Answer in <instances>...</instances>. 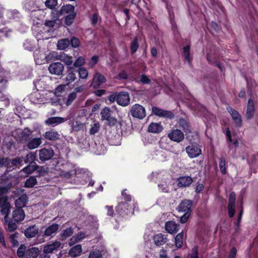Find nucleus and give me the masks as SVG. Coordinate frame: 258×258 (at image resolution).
<instances>
[{
	"instance_id": "f257e3e1",
	"label": "nucleus",
	"mask_w": 258,
	"mask_h": 258,
	"mask_svg": "<svg viewBox=\"0 0 258 258\" xmlns=\"http://www.w3.org/2000/svg\"><path fill=\"white\" fill-rule=\"evenodd\" d=\"M33 131L28 127H25L23 130L18 129L13 133V136L16 141L21 144H26L27 142L32 138Z\"/></svg>"
},
{
	"instance_id": "f03ea898",
	"label": "nucleus",
	"mask_w": 258,
	"mask_h": 258,
	"mask_svg": "<svg viewBox=\"0 0 258 258\" xmlns=\"http://www.w3.org/2000/svg\"><path fill=\"white\" fill-rule=\"evenodd\" d=\"M130 112L134 118L139 119H143L146 115L145 108L139 104H135L132 106Z\"/></svg>"
},
{
	"instance_id": "7ed1b4c3",
	"label": "nucleus",
	"mask_w": 258,
	"mask_h": 258,
	"mask_svg": "<svg viewBox=\"0 0 258 258\" xmlns=\"http://www.w3.org/2000/svg\"><path fill=\"white\" fill-rule=\"evenodd\" d=\"M34 57L37 64H44L48 62V55L44 49L35 50Z\"/></svg>"
},
{
	"instance_id": "20e7f679",
	"label": "nucleus",
	"mask_w": 258,
	"mask_h": 258,
	"mask_svg": "<svg viewBox=\"0 0 258 258\" xmlns=\"http://www.w3.org/2000/svg\"><path fill=\"white\" fill-rule=\"evenodd\" d=\"M0 208H1L2 214L5 215L4 220L7 222L10 211V204L8 202L7 197L4 196L0 198Z\"/></svg>"
},
{
	"instance_id": "39448f33",
	"label": "nucleus",
	"mask_w": 258,
	"mask_h": 258,
	"mask_svg": "<svg viewBox=\"0 0 258 258\" xmlns=\"http://www.w3.org/2000/svg\"><path fill=\"white\" fill-rule=\"evenodd\" d=\"M130 102V98L128 93L121 92L117 93V103L122 106H127Z\"/></svg>"
},
{
	"instance_id": "423d86ee",
	"label": "nucleus",
	"mask_w": 258,
	"mask_h": 258,
	"mask_svg": "<svg viewBox=\"0 0 258 258\" xmlns=\"http://www.w3.org/2000/svg\"><path fill=\"white\" fill-rule=\"evenodd\" d=\"M186 151L190 158H194L199 156L202 153V150L197 145H191L186 148Z\"/></svg>"
},
{
	"instance_id": "0eeeda50",
	"label": "nucleus",
	"mask_w": 258,
	"mask_h": 258,
	"mask_svg": "<svg viewBox=\"0 0 258 258\" xmlns=\"http://www.w3.org/2000/svg\"><path fill=\"white\" fill-rule=\"evenodd\" d=\"M132 207L129 205V204L126 202H121L119 203L116 208V211L120 215L125 216L128 215L130 213Z\"/></svg>"
},
{
	"instance_id": "6e6552de",
	"label": "nucleus",
	"mask_w": 258,
	"mask_h": 258,
	"mask_svg": "<svg viewBox=\"0 0 258 258\" xmlns=\"http://www.w3.org/2000/svg\"><path fill=\"white\" fill-rule=\"evenodd\" d=\"M48 70L51 74L60 75L64 70V67L60 62H54L49 65Z\"/></svg>"
},
{
	"instance_id": "1a4fd4ad",
	"label": "nucleus",
	"mask_w": 258,
	"mask_h": 258,
	"mask_svg": "<svg viewBox=\"0 0 258 258\" xmlns=\"http://www.w3.org/2000/svg\"><path fill=\"white\" fill-rule=\"evenodd\" d=\"M168 137L171 140L177 143L181 142L184 138L183 133L178 129L171 131L168 134Z\"/></svg>"
},
{
	"instance_id": "9d476101",
	"label": "nucleus",
	"mask_w": 258,
	"mask_h": 258,
	"mask_svg": "<svg viewBox=\"0 0 258 258\" xmlns=\"http://www.w3.org/2000/svg\"><path fill=\"white\" fill-rule=\"evenodd\" d=\"M61 243L58 240H55L51 243L48 244L44 246L43 252L44 253H50L58 250L61 246Z\"/></svg>"
},
{
	"instance_id": "9b49d317",
	"label": "nucleus",
	"mask_w": 258,
	"mask_h": 258,
	"mask_svg": "<svg viewBox=\"0 0 258 258\" xmlns=\"http://www.w3.org/2000/svg\"><path fill=\"white\" fill-rule=\"evenodd\" d=\"M54 155L53 150L51 148H43L39 150V159L41 161L50 159Z\"/></svg>"
},
{
	"instance_id": "f8f14e48",
	"label": "nucleus",
	"mask_w": 258,
	"mask_h": 258,
	"mask_svg": "<svg viewBox=\"0 0 258 258\" xmlns=\"http://www.w3.org/2000/svg\"><path fill=\"white\" fill-rule=\"evenodd\" d=\"M77 79L76 71L72 67H69L68 68L67 75L66 77L63 79V82L66 85H70L75 81Z\"/></svg>"
},
{
	"instance_id": "ddd939ff",
	"label": "nucleus",
	"mask_w": 258,
	"mask_h": 258,
	"mask_svg": "<svg viewBox=\"0 0 258 258\" xmlns=\"http://www.w3.org/2000/svg\"><path fill=\"white\" fill-rule=\"evenodd\" d=\"M106 79L104 76L99 73H96L91 86L94 88H97L100 86L101 84L105 82Z\"/></svg>"
},
{
	"instance_id": "4468645a",
	"label": "nucleus",
	"mask_w": 258,
	"mask_h": 258,
	"mask_svg": "<svg viewBox=\"0 0 258 258\" xmlns=\"http://www.w3.org/2000/svg\"><path fill=\"white\" fill-rule=\"evenodd\" d=\"M236 195L233 192L230 194L229 198V204L228 206L229 216L232 217L234 216L235 213V204Z\"/></svg>"
},
{
	"instance_id": "2eb2a0df",
	"label": "nucleus",
	"mask_w": 258,
	"mask_h": 258,
	"mask_svg": "<svg viewBox=\"0 0 258 258\" xmlns=\"http://www.w3.org/2000/svg\"><path fill=\"white\" fill-rule=\"evenodd\" d=\"M42 138L41 137L34 138L33 139L31 138L26 143L27 147L30 150L36 149L42 144Z\"/></svg>"
},
{
	"instance_id": "dca6fc26",
	"label": "nucleus",
	"mask_w": 258,
	"mask_h": 258,
	"mask_svg": "<svg viewBox=\"0 0 258 258\" xmlns=\"http://www.w3.org/2000/svg\"><path fill=\"white\" fill-rule=\"evenodd\" d=\"M152 113L160 117H166L169 118L173 117V114L171 112L164 110L157 107H153L152 108Z\"/></svg>"
},
{
	"instance_id": "f3484780",
	"label": "nucleus",
	"mask_w": 258,
	"mask_h": 258,
	"mask_svg": "<svg viewBox=\"0 0 258 258\" xmlns=\"http://www.w3.org/2000/svg\"><path fill=\"white\" fill-rule=\"evenodd\" d=\"M39 230V228L37 226L32 225L25 230L24 234L27 238H33L38 234Z\"/></svg>"
},
{
	"instance_id": "a211bd4d",
	"label": "nucleus",
	"mask_w": 258,
	"mask_h": 258,
	"mask_svg": "<svg viewBox=\"0 0 258 258\" xmlns=\"http://www.w3.org/2000/svg\"><path fill=\"white\" fill-rule=\"evenodd\" d=\"M228 111L236 125L238 126H241L242 125V119L240 114L238 111L232 108H229Z\"/></svg>"
},
{
	"instance_id": "6ab92c4d",
	"label": "nucleus",
	"mask_w": 258,
	"mask_h": 258,
	"mask_svg": "<svg viewBox=\"0 0 258 258\" xmlns=\"http://www.w3.org/2000/svg\"><path fill=\"white\" fill-rule=\"evenodd\" d=\"M32 102L35 104H41L46 103V99L43 97L38 92H34L31 94L30 97Z\"/></svg>"
},
{
	"instance_id": "aec40b11",
	"label": "nucleus",
	"mask_w": 258,
	"mask_h": 258,
	"mask_svg": "<svg viewBox=\"0 0 258 258\" xmlns=\"http://www.w3.org/2000/svg\"><path fill=\"white\" fill-rule=\"evenodd\" d=\"M254 114L255 108L254 106L253 102L251 99H249L247 105L245 117L247 119H250L254 116Z\"/></svg>"
},
{
	"instance_id": "412c9836",
	"label": "nucleus",
	"mask_w": 258,
	"mask_h": 258,
	"mask_svg": "<svg viewBox=\"0 0 258 258\" xmlns=\"http://www.w3.org/2000/svg\"><path fill=\"white\" fill-rule=\"evenodd\" d=\"M67 119L61 117H51L45 120L46 124L55 126L59 124L64 122Z\"/></svg>"
},
{
	"instance_id": "4be33fe9",
	"label": "nucleus",
	"mask_w": 258,
	"mask_h": 258,
	"mask_svg": "<svg viewBox=\"0 0 258 258\" xmlns=\"http://www.w3.org/2000/svg\"><path fill=\"white\" fill-rule=\"evenodd\" d=\"M179 225L173 221H168L165 223V230L170 234L176 233L179 228Z\"/></svg>"
},
{
	"instance_id": "5701e85b",
	"label": "nucleus",
	"mask_w": 258,
	"mask_h": 258,
	"mask_svg": "<svg viewBox=\"0 0 258 258\" xmlns=\"http://www.w3.org/2000/svg\"><path fill=\"white\" fill-rule=\"evenodd\" d=\"M25 217L24 210L22 209H17L13 212V219L16 222L23 221Z\"/></svg>"
},
{
	"instance_id": "b1692460",
	"label": "nucleus",
	"mask_w": 258,
	"mask_h": 258,
	"mask_svg": "<svg viewBox=\"0 0 258 258\" xmlns=\"http://www.w3.org/2000/svg\"><path fill=\"white\" fill-rule=\"evenodd\" d=\"M192 203L191 201L188 200L183 201L179 205L178 207V210L179 212L190 213V210Z\"/></svg>"
},
{
	"instance_id": "393cba45",
	"label": "nucleus",
	"mask_w": 258,
	"mask_h": 258,
	"mask_svg": "<svg viewBox=\"0 0 258 258\" xmlns=\"http://www.w3.org/2000/svg\"><path fill=\"white\" fill-rule=\"evenodd\" d=\"M192 181V179L190 176H182L177 179V185L179 187L188 186Z\"/></svg>"
},
{
	"instance_id": "a878e982",
	"label": "nucleus",
	"mask_w": 258,
	"mask_h": 258,
	"mask_svg": "<svg viewBox=\"0 0 258 258\" xmlns=\"http://www.w3.org/2000/svg\"><path fill=\"white\" fill-rule=\"evenodd\" d=\"M48 78L46 76H43L42 78L37 80L34 83V86L36 89L39 90H42L46 88V82Z\"/></svg>"
},
{
	"instance_id": "bb28decb",
	"label": "nucleus",
	"mask_w": 258,
	"mask_h": 258,
	"mask_svg": "<svg viewBox=\"0 0 258 258\" xmlns=\"http://www.w3.org/2000/svg\"><path fill=\"white\" fill-rule=\"evenodd\" d=\"M59 228L57 224H53L48 226L44 231L43 236L45 237L52 236L55 234Z\"/></svg>"
},
{
	"instance_id": "cd10ccee",
	"label": "nucleus",
	"mask_w": 258,
	"mask_h": 258,
	"mask_svg": "<svg viewBox=\"0 0 258 258\" xmlns=\"http://www.w3.org/2000/svg\"><path fill=\"white\" fill-rule=\"evenodd\" d=\"M40 252V250L36 247H32L26 249L25 258H37Z\"/></svg>"
},
{
	"instance_id": "c85d7f7f",
	"label": "nucleus",
	"mask_w": 258,
	"mask_h": 258,
	"mask_svg": "<svg viewBox=\"0 0 258 258\" xmlns=\"http://www.w3.org/2000/svg\"><path fill=\"white\" fill-rule=\"evenodd\" d=\"M75 7L71 5H64L61 7L62 13L68 14L66 16H76V13H74Z\"/></svg>"
},
{
	"instance_id": "c756f323",
	"label": "nucleus",
	"mask_w": 258,
	"mask_h": 258,
	"mask_svg": "<svg viewBox=\"0 0 258 258\" xmlns=\"http://www.w3.org/2000/svg\"><path fill=\"white\" fill-rule=\"evenodd\" d=\"M28 197L25 195H22L18 199L15 201V205L18 209H22V207L26 206L28 202Z\"/></svg>"
},
{
	"instance_id": "7c9ffc66",
	"label": "nucleus",
	"mask_w": 258,
	"mask_h": 258,
	"mask_svg": "<svg viewBox=\"0 0 258 258\" xmlns=\"http://www.w3.org/2000/svg\"><path fill=\"white\" fill-rule=\"evenodd\" d=\"M100 114L102 120H106L108 122L111 120L115 121L114 118L111 117V110L108 107L103 108Z\"/></svg>"
},
{
	"instance_id": "2f4dec72",
	"label": "nucleus",
	"mask_w": 258,
	"mask_h": 258,
	"mask_svg": "<svg viewBox=\"0 0 258 258\" xmlns=\"http://www.w3.org/2000/svg\"><path fill=\"white\" fill-rule=\"evenodd\" d=\"M43 137L48 140L54 141L59 139V135L56 131L50 130L46 132L43 135Z\"/></svg>"
},
{
	"instance_id": "473e14b6",
	"label": "nucleus",
	"mask_w": 258,
	"mask_h": 258,
	"mask_svg": "<svg viewBox=\"0 0 258 258\" xmlns=\"http://www.w3.org/2000/svg\"><path fill=\"white\" fill-rule=\"evenodd\" d=\"M82 246L80 244H77L73 247L69 251V254L73 257L79 256L82 252Z\"/></svg>"
},
{
	"instance_id": "72a5a7b5",
	"label": "nucleus",
	"mask_w": 258,
	"mask_h": 258,
	"mask_svg": "<svg viewBox=\"0 0 258 258\" xmlns=\"http://www.w3.org/2000/svg\"><path fill=\"white\" fill-rule=\"evenodd\" d=\"M162 130V126L158 123H151L148 127L149 132L153 133H160Z\"/></svg>"
},
{
	"instance_id": "f704fd0d",
	"label": "nucleus",
	"mask_w": 258,
	"mask_h": 258,
	"mask_svg": "<svg viewBox=\"0 0 258 258\" xmlns=\"http://www.w3.org/2000/svg\"><path fill=\"white\" fill-rule=\"evenodd\" d=\"M38 167V165L34 163L32 164H30L27 166L24 167L21 170V172H24L26 175L30 174L32 173L34 171H35L37 168Z\"/></svg>"
},
{
	"instance_id": "c9c22d12",
	"label": "nucleus",
	"mask_w": 258,
	"mask_h": 258,
	"mask_svg": "<svg viewBox=\"0 0 258 258\" xmlns=\"http://www.w3.org/2000/svg\"><path fill=\"white\" fill-rule=\"evenodd\" d=\"M184 233L182 231L175 237V245L177 248H181L183 245Z\"/></svg>"
},
{
	"instance_id": "e433bc0d",
	"label": "nucleus",
	"mask_w": 258,
	"mask_h": 258,
	"mask_svg": "<svg viewBox=\"0 0 258 258\" xmlns=\"http://www.w3.org/2000/svg\"><path fill=\"white\" fill-rule=\"evenodd\" d=\"M153 239L155 244L157 246H160L166 242V238L161 233L155 235Z\"/></svg>"
},
{
	"instance_id": "4c0bfd02",
	"label": "nucleus",
	"mask_w": 258,
	"mask_h": 258,
	"mask_svg": "<svg viewBox=\"0 0 258 258\" xmlns=\"http://www.w3.org/2000/svg\"><path fill=\"white\" fill-rule=\"evenodd\" d=\"M70 44V41L68 39H63L58 41L57 47L59 50H64L68 47Z\"/></svg>"
},
{
	"instance_id": "58836bf2",
	"label": "nucleus",
	"mask_w": 258,
	"mask_h": 258,
	"mask_svg": "<svg viewBox=\"0 0 258 258\" xmlns=\"http://www.w3.org/2000/svg\"><path fill=\"white\" fill-rule=\"evenodd\" d=\"M37 183L36 177L31 176L27 179L25 182V187L31 188L34 186Z\"/></svg>"
},
{
	"instance_id": "ea45409f",
	"label": "nucleus",
	"mask_w": 258,
	"mask_h": 258,
	"mask_svg": "<svg viewBox=\"0 0 258 258\" xmlns=\"http://www.w3.org/2000/svg\"><path fill=\"white\" fill-rule=\"evenodd\" d=\"M170 182L169 181H162L159 185V189L164 192H168L170 189Z\"/></svg>"
},
{
	"instance_id": "a19ab883",
	"label": "nucleus",
	"mask_w": 258,
	"mask_h": 258,
	"mask_svg": "<svg viewBox=\"0 0 258 258\" xmlns=\"http://www.w3.org/2000/svg\"><path fill=\"white\" fill-rule=\"evenodd\" d=\"M8 219L9 217L7 218V222L5 220V224L8 226L7 230L10 232H13L17 229V226L15 223L9 221Z\"/></svg>"
},
{
	"instance_id": "79ce46f5",
	"label": "nucleus",
	"mask_w": 258,
	"mask_h": 258,
	"mask_svg": "<svg viewBox=\"0 0 258 258\" xmlns=\"http://www.w3.org/2000/svg\"><path fill=\"white\" fill-rule=\"evenodd\" d=\"M77 97V94L75 92L71 93L67 99L66 104L67 106L70 105Z\"/></svg>"
},
{
	"instance_id": "37998d69",
	"label": "nucleus",
	"mask_w": 258,
	"mask_h": 258,
	"mask_svg": "<svg viewBox=\"0 0 258 258\" xmlns=\"http://www.w3.org/2000/svg\"><path fill=\"white\" fill-rule=\"evenodd\" d=\"M17 255L20 258H25L26 253V247L24 245H21L17 250Z\"/></svg>"
},
{
	"instance_id": "c03bdc74",
	"label": "nucleus",
	"mask_w": 258,
	"mask_h": 258,
	"mask_svg": "<svg viewBox=\"0 0 258 258\" xmlns=\"http://www.w3.org/2000/svg\"><path fill=\"white\" fill-rule=\"evenodd\" d=\"M78 73L80 78L82 79H86L88 76V72L87 70L84 68H80L78 70Z\"/></svg>"
},
{
	"instance_id": "a18cd8bd",
	"label": "nucleus",
	"mask_w": 258,
	"mask_h": 258,
	"mask_svg": "<svg viewBox=\"0 0 258 258\" xmlns=\"http://www.w3.org/2000/svg\"><path fill=\"white\" fill-rule=\"evenodd\" d=\"M60 60L68 66H70L73 62L72 57L67 55H61L60 56Z\"/></svg>"
},
{
	"instance_id": "49530a36",
	"label": "nucleus",
	"mask_w": 258,
	"mask_h": 258,
	"mask_svg": "<svg viewBox=\"0 0 258 258\" xmlns=\"http://www.w3.org/2000/svg\"><path fill=\"white\" fill-rule=\"evenodd\" d=\"M73 229L71 227H69L64 230L62 231L61 235L62 237L64 238H67L70 236H71L73 233Z\"/></svg>"
},
{
	"instance_id": "de8ad7c7",
	"label": "nucleus",
	"mask_w": 258,
	"mask_h": 258,
	"mask_svg": "<svg viewBox=\"0 0 258 258\" xmlns=\"http://www.w3.org/2000/svg\"><path fill=\"white\" fill-rule=\"evenodd\" d=\"M85 63V59L82 56L79 57L74 63V66L77 68H81Z\"/></svg>"
},
{
	"instance_id": "09e8293b",
	"label": "nucleus",
	"mask_w": 258,
	"mask_h": 258,
	"mask_svg": "<svg viewBox=\"0 0 258 258\" xmlns=\"http://www.w3.org/2000/svg\"><path fill=\"white\" fill-rule=\"evenodd\" d=\"M183 55L185 59L190 62V47L189 45L185 46L183 47Z\"/></svg>"
},
{
	"instance_id": "8fccbe9b",
	"label": "nucleus",
	"mask_w": 258,
	"mask_h": 258,
	"mask_svg": "<svg viewBox=\"0 0 258 258\" xmlns=\"http://www.w3.org/2000/svg\"><path fill=\"white\" fill-rule=\"evenodd\" d=\"M36 158V155L34 153L30 152L26 155L25 159V163H31L33 162Z\"/></svg>"
},
{
	"instance_id": "3c124183",
	"label": "nucleus",
	"mask_w": 258,
	"mask_h": 258,
	"mask_svg": "<svg viewBox=\"0 0 258 258\" xmlns=\"http://www.w3.org/2000/svg\"><path fill=\"white\" fill-rule=\"evenodd\" d=\"M139 48V44L138 43V39L136 37L134 40L132 42L131 45V50L132 53H134Z\"/></svg>"
},
{
	"instance_id": "603ef678",
	"label": "nucleus",
	"mask_w": 258,
	"mask_h": 258,
	"mask_svg": "<svg viewBox=\"0 0 258 258\" xmlns=\"http://www.w3.org/2000/svg\"><path fill=\"white\" fill-rule=\"evenodd\" d=\"M76 172L75 170H71L70 171H63L61 172L60 176L62 177L69 179L71 178L73 174H75Z\"/></svg>"
},
{
	"instance_id": "864d4df0",
	"label": "nucleus",
	"mask_w": 258,
	"mask_h": 258,
	"mask_svg": "<svg viewBox=\"0 0 258 258\" xmlns=\"http://www.w3.org/2000/svg\"><path fill=\"white\" fill-rule=\"evenodd\" d=\"M57 0H46L45 2V6L51 9H53L57 5Z\"/></svg>"
},
{
	"instance_id": "5fc2aeb1",
	"label": "nucleus",
	"mask_w": 258,
	"mask_h": 258,
	"mask_svg": "<svg viewBox=\"0 0 258 258\" xmlns=\"http://www.w3.org/2000/svg\"><path fill=\"white\" fill-rule=\"evenodd\" d=\"M219 167L221 173L223 174H225L226 172V162L224 158H221L220 159L219 163Z\"/></svg>"
},
{
	"instance_id": "6e6d98bb",
	"label": "nucleus",
	"mask_w": 258,
	"mask_h": 258,
	"mask_svg": "<svg viewBox=\"0 0 258 258\" xmlns=\"http://www.w3.org/2000/svg\"><path fill=\"white\" fill-rule=\"evenodd\" d=\"M101 254L99 250H92L89 256V258H101Z\"/></svg>"
},
{
	"instance_id": "4d7b16f0",
	"label": "nucleus",
	"mask_w": 258,
	"mask_h": 258,
	"mask_svg": "<svg viewBox=\"0 0 258 258\" xmlns=\"http://www.w3.org/2000/svg\"><path fill=\"white\" fill-rule=\"evenodd\" d=\"M188 256L189 258H199L198 247L195 246L191 249Z\"/></svg>"
},
{
	"instance_id": "13d9d810",
	"label": "nucleus",
	"mask_w": 258,
	"mask_h": 258,
	"mask_svg": "<svg viewBox=\"0 0 258 258\" xmlns=\"http://www.w3.org/2000/svg\"><path fill=\"white\" fill-rule=\"evenodd\" d=\"M98 57L96 56H92L88 62V66L89 68H92L97 62Z\"/></svg>"
},
{
	"instance_id": "bf43d9fd",
	"label": "nucleus",
	"mask_w": 258,
	"mask_h": 258,
	"mask_svg": "<svg viewBox=\"0 0 258 258\" xmlns=\"http://www.w3.org/2000/svg\"><path fill=\"white\" fill-rule=\"evenodd\" d=\"M7 168L9 171L13 170L14 169V167L17 166L15 162H13V159L10 160L7 158Z\"/></svg>"
},
{
	"instance_id": "052dcab7",
	"label": "nucleus",
	"mask_w": 258,
	"mask_h": 258,
	"mask_svg": "<svg viewBox=\"0 0 258 258\" xmlns=\"http://www.w3.org/2000/svg\"><path fill=\"white\" fill-rule=\"evenodd\" d=\"M140 82L144 84H149L150 82V79L146 75H142L140 78Z\"/></svg>"
},
{
	"instance_id": "680f3d73",
	"label": "nucleus",
	"mask_w": 258,
	"mask_h": 258,
	"mask_svg": "<svg viewBox=\"0 0 258 258\" xmlns=\"http://www.w3.org/2000/svg\"><path fill=\"white\" fill-rule=\"evenodd\" d=\"M17 235V233H14L11 234L10 236V241L14 246H16L18 244V241L16 240Z\"/></svg>"
},
{
	"instance_id": "e2e57ef3",
	"label": "nucleus",
	"mask_w": 258,
	"mask_h": 258,
	"mask_svg": "<svg viewBox=\"0 0 258 258\" xmlns=\"http://www.w3.org/2000/svg\"><path fill=\"white\" fill-rule=\"evenodd\" d=\"M70 43L73 47H77L79 46L80 41L76 37H73L71 39Z\"/></svg>"
},
{
	"instance_id": "0e129e2a",
	"label": "nucleus",
	"mask_w": 258,
	"mask_h": 258,
	"mask_svg": "<svg viewBox=\"0 0 258 258\" xmlns=\"http://www.w3.org/2000/svg\"><path fill=\"white\" fill-rule=\"evenodd\" d=\"M67 85L65 84L64 85H60L55 89V93L57 95H59L58 93L62 92L64 89Z\"/></svg>"
},
{
	"instance_id": "69168bd1",
	"label": "nucleus",
	"mask_w": 258,
	"mask_h": 258,
	"mask_svg": "<svg viewBox=\"0 0 258 258\" xmlns=\"http://www.w3.org/2000/svg\"><path fill=\"white\" fill-rule=\"evenodd\" d=\"M179 124L183 130H185L188 128V124L184 119H179Z\"/></svg>"
},
{
	"instance_id": "338daca9",
	"label": "nucleus",
	"mask_w": 258,
	"mask_h": 258,
	"mask_svg": "<svg viewBox=\"0 0 258 258\" xmlns=\"http://www.w3.org/2000/svg\"><path fill=\"white\" fill-rule=\"evenodd\" d=\"M99 128V123H94L93 126L90 129V133L91 134H94L96 133Z\"/></svg>"
},
{
	"instance_id": "774afa93",
	"label": "nucleus",
	"mask_w": 258,
	"mask_h": 258,
	"mask_svg": "<svg viewBox=\"0 0 258 258\" xmlns=\"http://www.w3.org/2000/svg\"><path fill=\"white\" fill-rule=\"evenodd\" d=\"M158 258H169L167 251L164 249H161L159 252Z\"/></svg>"
}]
</instances>
